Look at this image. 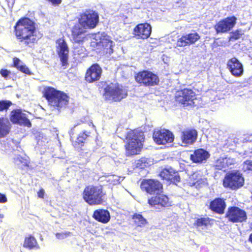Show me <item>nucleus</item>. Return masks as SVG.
Segmentation results:
<instances>
[{
	"label": "nucleus",
	"mask_w": 252,
	"mask_h": 252,
	"mask_svg": "<svg viewBox=\"0 0 252 252\" xmlns=\"http://www.w3.org/2000/svg\"><path fill=\"white\" fill-rule=\"evenodd\" d=\"M225 208L224 200L221 198H217L211 202L210 208L213 211L219 214H223Z\"/></svg>",
	"instance_id": "obj_24"
},
{
	"label": "nucleus",
	"mask_w": 252,
	"mask_h": 252,
	"mask_svg": "<svg viewBox=\"0 0 252 252\" xmlns=\"http://www.w3.org/2000/svg\"><path fill=\"white\" fill-rule=\"evenodd\" d=\"M225 163H226V166L227 167H229L231 165H234L235 162V159L234 158H230V157H225Z\"/></svg>",
	"instance_id": "obj_39"
},
{
	"label": "nucleus",
	"mask_w": 252,
	"mask_h": 252,
	"mask_svg": "<svg viewBox=\"0 0 252 252\" xmlns=\"http://www.w3.org/2000/svg\"><path fill=\"white\" fill-rule=\"evenodd\" d=\"M93 217L98 221L105 223L108 222L110 219L109 212L106 210L99 209L95 211Z\"/></svg>",
	"instance_id": "obj_25"
},
{
	"label": "nucleus",
	"mask_w": 252,
	"mask_h": 252,
	"mask_svg": "<svg viewBox=\"0 0 252 252\" xmlns=\"http://www.w3.org/2000/svg\"><path fill=\"white\" fill-rule=\"evenodd\" d=\"M79 21V24L86 29H93L98 22V15L93 10L86 11L81 15Z\"/></svg>",
	"instance_id": "obj_9"
},
{
	"label": "nucleus",
	"mask_w": 252,
	"mask_h": 252,
	"mask_svg": "<svg viewBox=\"0 0 252 252\" xmlns=\"http://www.w3.org/2000/svg\"><path fill=\"white\" fill-rule=\"evenodd\" d=\"M102 69L97 64L92 65L87 71L85 79L89 83L98 80L101 75Z\"/></svg>",
	"instance_id": "obj_18"
},
{
	"label": "nucleus",
	"mask_w": 252,
	"mask_h": 252,
	"mask_svg": "<svg viewBox=\"0 0 252 252\" xmlns=\"http://www.w3.org/2000/svg\"><path fill=\"white\" fill-rule=\"evenodd\" d=\"M236 18L234 16L227 17L220 21L215 26L218 33L226 32L232 29L236 23Z\"/></svg>",
	"instance_id": "obj_16"
},
{
	"label": "nucleus",
	"mask_w": 252,
	"mask_h": 252,
	"mask_svg": "<svg viewBox=\"0 0 252 252\" xmlns=\"http://www.w3.org/2000/svg\"><path fill=\"white\" fill-rule=\"evenodd\" d=\"M244 180L239 171H232L226 174L223 180V186L235 189L241 187Z\"/></svg>",
	"instance_id": "obj_8"
},
{
	"label": "nucleus",
	"mask_w": 252,
	"mask_h": 252,
	"mask_svg": "<svg viewBox=\"0 0 252 252\" xmlns=\"http://www.w3.org/2000/svg\"><path fill=\"white\" fill-rule=\"evenodd\" d=\"M250 227L252 229V223L251 224Z\"/></svg>",
	"instance_id": "obj_51"
},
{
	"label": "nucleus",
	"mask_w": 252,
	"mask_h": 252,
	"mask_svg": "<svg viewBox=\"0 0 252 252\" xmlns=\"http://www.w3.org/2000/svg\"><path fill=\"white\" fill-rule=\"evenodd\" d=\"M112 177L114 179V182H113L114 184H116L119 183L120 182V177H118L117 176H112Z\"/></svg>",
	"instance_id": "obj_44"
},
{
	"label": "nucleus",
	"mask_w": 252,
	"mask_h": 252,
	"mask_svg": "<svg viewBox=\"0 0 252 252\" xmlns=\"http://www.w3.org/2000/svg\"><path fill=\"white\" fill-rule=\"evenodd\" d=\"M226 217L233 222H242L247 219L246 212L237 207L229 208L226 213Z\"/></svg>",
	"instance_id": "obj_12"
},
{
	"label": "nucleus",
	"mask_w": 252,
	"mask_h": 252,
	"mask_svg": "<svg viewBox=\"0 0 252 252\" xmlns=\"http://www.w3.org/2000/svg\"><path fill=\"white\" fill-rule=\"evenodd\" d=\"M135 78L138 83L146 86L156 85L159 82L158 76L148 70L139 72L135 76Z\"/></svg>",
	"instance_id": "obj_10"
},
{
	"label": "nucleus",
	"mask_w": 252,
	"mask_h": 252,
	"mask_svg": "<svg viewBox=\"0 0 252 252\" xmlns=\"http://www.w3.org/2000/svg\"><path fill=\"white\" fill-rule=\"evenodd\" d=\"M4 218V215L3 214H0V220L2 221V219Z\"/></svg>",
	"instance_id": "obj_50"
},
{
	"label": "nucleus",
	"mask_w": 252,
	"mask_h": 252,
	"mask_svg": "<svg viewBox=\"0 0 252 252\" xmlns=\"http://www.w3.org/2000/svg\"><path fill=\"white\" fill-rule=\"evenodd\" d=\"M14 66L16 67L20 71L27 74H31L29 69L18 58H13Z\"/></svg>",
	"instance_id": "obj_28"
},
{
	"label": "nucleus",
	"mask_w": 252,
	"mask_h": 252,
	"mask_svg": "<svg viewBox=\"0 0 252 252\" xmlns=\"http://www.w3.org/2000/svg\"><path fill=\"white\" fill-rule=\"evenodd\" d=\"M22 159H23L22 158L21 156H18L14 158V162H15V163H16L17 164H19L20 163L22 162Z\"/></svg>",
	"instance_id": "obj_41"
},
{
	"label": "nucleus",
	"mask_w": 252,
	"mask_h": 252,
	"mask_svg": "<svg viewBox=\"0 0 252 252\" xmlns=\"http://www.w3.org/2000/svg\"><path fill=\"white\" fill-rule=\"evenodd\" d=\"M89 134V132H84L83 133L81 134L80 135L82 137H83L84 138L86 139V138L88 137Z\"/></svg>",
	"instance_id": "obj_48"
},
{
	"label": "nucleus",
	"mask_w": 252,
	"mask_h": 252,
	"mask_svg": "<svg viewBox=\"0 0 252 252\" xmlns=\"http://www.w3.org/2000/svg\"><path fill=\"white\" fill-rule=\"evenodd\" d=\"M103 195L101 186H89L83 192L84 199L90 205L101 204Z\"/></svg>",
	"instance_id": "obj_5"
},
{
	"label": "nucleus",
	"mask_w": 252,
	"mask_h": 252,
	"mask_svg": "<svg viewBox=\"0 0 252 252\" xmlns=\"http://www.w3.org/2000/svg\"><path fill=\"white\" fill-rule=\"evenodd\" d=\"M173 174H174L173 179L172 180V181H176V182H179L180 177H179V176H178L177 175V172H175V173Z\"/></svg>",
	"instance_id": "obj_45"
},
{
	"label": "nucleus",
	"mask_w": 252,
	"mask_h": 252,
	"mask_svg": "<svg viewBox=\"0 0 252 252\" xmlns=\"http://www.w3.org/2000/svg\"><path fill=\"white\" fill-rule=\"evenodd\" d=\"M7 201L6 196L0 193V203H3Z\"/></svg>",
	"instance_id": "obj_42"
},
{
	"label": "nucleus",
	"mask_w": 252,
	"mask_h": 252,
	"mask_svg": "<svg viewBox=\"0 0 252 252\" xmlns=\"http://www.w3.org/2000/svg\"><path fill=\"white\" fill-rule=\"evenodd\" d=\"M0 73L4 78L7 79L10 74V72L7 69H2L0 71Z\"/></svg>",
	"instance_id": "obj_40"
},
{
	"label": "nucleus",
	"mask_w": 252,
	"mask_h": 252,
	"mask_svg": "<svg viewBox=\"0 0 252 252\" xmlns=\"http://www.w3.org/2000/svg\"><path fill=\"white\" fill-rule=\"evenodd\" d=\"M200 38V36L199 34L195 32L183 35L178 39L176 43V47H183L190 44H193L198 41Z\"/></svg>",
	"instance_id": "obj_15"
},
{
	"label": "nucleus",
	"mask_w": 252,
	"mask_h": 252,
	"mask_svg": "<svg viewBox=\"0 0 252 252\" xmlns=\"http://www.w3.org/2000/svg\"><path fill=\"white\" fill-rule=\"evenodd\" d=\"M15 31L17 38L21 41L25 40L27 44L37 40L34 23L29 18L19 20L15 26Z\"/></svg>",
	"instance_id": "obj_2"
},
{
	"label": "nucleus",
	"mask_w": 252,
	"mask_h": 252,
	"mask_svg": "<svg viewBox=\"0 0 252 252\" xmlns=\"http://www.w3.org/2000/svg\"><path fill=\"white\" fill-rule=\"evenodd\" d=\"M85 140V139L83 137H82L81 136L79 135L77 139V142H78L79 143H82L84 142V141Z\"/></svg>",
	"instance_id": "obj_46"
},
{
	"label": "nucleus",
	"mask_w": 252,
	"mask_h": 252,
	"mask_svg": "<svg viewBox=\"0 0 252 252\" xmlns=\"http://www.w3.org/2000/svg\"><path fill=\"white\" fill-rule=\"evenodd\" d=\"M225 158L220 157L215 162L216 169L222 170L226 168Z\"/></svg>",
	"instance_id": "obj_33"
},
{
	"label": "nucleus",
	"mask_w": 252,
	"mask_h": 252,
	"mask_svg": "<svg viewBox=\"0 0 252 252\" xmlns=\"http://www.w3.org/2000/svg\"><path fill=\"white\" fill-rule=\"evenodd\" d=\"M209 157V154L205 150L200 149L195 150L190 155V159L195 163H201L206 160Z\"/></svg>",
	"instance_id": "obj_22"
},
{
	"label": "nucleus",
	"mask_w": 252,
	"mask_h": 252,
	"mask_svg": "<svg viewBox=\"0 0 252 252\" xmlns=\"http://www.w3.org/2000/svg\"><path fill=\"white\" fill-rule=\"evenodd\" d=\"M73 40L76 43H82L89 39H93L94 41L92 43H95L98 46H102L103 51L106 55H110L113 52V47L115 45L114 42L110 37L104 32H98L94 34L88 33L86 29L81 25H75L72 31Z\"/></svg>",
	"instance_id": "obj_1"
},
{
	"label": "nucleus",
	"mask_w": 252,
	"mask_h": 252,
	"mask_svg": "<svg viewBox=\"0 0 252 252\" xmlns=\"http://www.w3.org/2000/svg\"><path fill=\"white\" fill-rule=\"evenodd\" d=\"M141 188L149 194H158L161 191L162 185L157 180L149 179L142 182Z\"/></svg>",
	"instance_id": "obj_11"
},
{
	"label": "nucleus",
	"mask_w": 252,
	"mask_h": 252,
	"mask_svg": "<svg viewBox=\"0 0 252 252\" xmlns=\"http://www.w3.org/2000/svg\"><path fill=\"white\" fill-rule=\"evenodd\" d=\"M249 241L252 243V233L249 236Z\"/></svg>",
	"instance_id": "obj_49"
},
{
	"label": "nucleus",
	"mask_w": 252,
	"mask_h": 252,
	"mask_svg": "<svg viewBox=\"0 0 252 252\" xmlns=\"http://www.w3.org/2000/svg\"><path fill=\"white\" fill-rule=\"evenodd\" d=\"M57 52L59 55L63 66L68 63L69 49L67 43L63 38L58 39L56 42Z\"/></svg>",
	"instance_id": "obj_14"
},
{
	"label": "nucleus",
	"mask_w": 252,
	"mask_h": 252,
	"mask_svg": "<svg viewBox=\"0 0 252 252\" xmlns=\"http://www.w3.org/2000/svg\"><path fill=\"white\" fill-rule=\"evenodd\" d=\"M153 139L157 144L164 145L172 143L174 140V136L170 131L161 129L155 131L153 133Z\"/></svg>",
	"instance_id": "obj_13"
},
{
	"label": "nucleus",
	"mask_w": 252,
	"mask_h": 252,
	"mask_svg": "<svg viewBox=\"0 0 252 252\" xmlns=\"http://www.w3.org/2000/svg\"><path fill=\"white\" fill-rule=\"evenodd\" d=\"M11 104V102L8 100L0 101V111L8 109Z\"/></svg>",
	"instance_id": "obj_36"
},
{
	"label": "nucleus",
	"mask_w": 252,
	"mask_h": 252,
	"mask_svg": "<svg viewBox=\"0 0 252 252\" xmlns=\"http://www.w3.org/2000/svg\"><path fill=\"white\" fill-rule=\"evenodd\" d=\"M197 133L195 130H188L182 133V142L185 144H191L197 138Z\"/></svg>",
	"instance_id": "obj_23"
},
{
	"label": "nucleus",
	"mask_w": 252,
	"mask_h": 252,
	"mask_svg": "<svg viewBox=\"0 0 252 252\" xmlns=\"http://www.w3.org/2000/svg\"><path fill=\"white\" fill-rule=\"evenodd\" d=\"M9 125V122L7 119L0 118V137H3L8 133Z\"/></svg>",
	"instance_id": "obj_27"
},
{
	"label": "nucleus",
	"mask_w": 252,
	"mask_h": 252,
	"mask_svg": "<svg viewBox=\"0 0 252 252\" xmlns=\"http://www.w3.org/2000/svg\"><path fill=\"white\" fill-rule=\"evenodd\" d=\"M132 219L134 220L135 225L137 227H143L147 222L146 220L140 214H135L133 215Z\"/></svg>",
	"instance_id": "obj_31"
},
{
	"label": "nucleus",
	"mask_w": 252,
	"mask_h": 252,
	"mask_svg": "<svg viewBox=\"0 0 252 252\" xmlns=\"http://www.w3.org/2000/svg\"><path fill=\"white\" fill-rule=\"evenodd\" d=\"M71 235V233L68 231L62 232L61 233H57L56 234L57 238L59 239H63Z\"/></svg>",
	"instance_id": "obj_37"
},
{
	"label": "nucleus",
	"mask_w": 252,
	"mask_h": 252,
	"mask_svg": "<svg viewBox=\"0 0 252 252\" xmlns=\"http://www.w3.org/2000/svg\"><path fill=\"white\" fill-rule=\"evenodd\" d=\"M151 32V27L148 23L138 25L134 29V34L138 38L146 39L149 37Z\"/></svg>",
	"instance_id": "obj_21"
},
{
	"label": "nucleus",
	"mask_w": 252,
	"mask_h": 252,
	"mask_svg": "<svg viewBox=\"0 0 252 252\" xmlns=\"http://www.w3.org/2000/svg\"><path fill=\"white\" fill-rule=\"evenodd\" d=\"M149 204L156 209L160 210L163 207L170 206L168 197L163 194H159L151 197L148 200Z\"/></svg>",
	"instance_id": "obj_17"
},
{
	"label": "nucleus",
	"mask_w": 252,
	"mask_h": 252,
	"mask_svg": "<svg viewBox=\"0 0 252 252\" xmlns=\"http://www.w3.org/2000/svg\"><path fill=\"white\" fill-rule=\"evenodd\" d=\"M244 34L243 32L241 30H238L230 33L229 37V41H233L240 38L241 36Z\"/></svg>",
	"instance_id": "obj_35"
},
{
	"label": "nucleus",
	"mask_w": 252,
	"mask_h": 252,
	"mask_svg": "<svg viewBox=\"0 0 252 252\" xmlns=\"http://www.w3.org/2000/svg\"><path fill=\"white\" fill-rule=\"evenodd\" d=\"M44 95L49 104L55 109L60 110L65 108L68 104V96L64 93L57 91L52 87L45 88Z\"/></svg>",
	"instance_id": "obj_4"
},
{
	"label": "nucleus",
	"mask_w": 252,
	"mask_h": 252,
	"mask_svg": "<svg viewBox=\"0 0 252 252\" xmlns=\"http://www.w3.org/2000/svg\"><path fill=\"white\" fill-rule=\"evenodd\" d=\"M243 169L244 171H252V161H245L243 164Z\"/></svg>",
	"instance_id": "obj_38"
},
{
	"label": "nucleus",
	"mask_w": 252,
	"mask_h": 252,
	"mask_svg": "<svg viewBox=\"0 0 252 252\" xmlns=\"http://www.w3.org/2000/svg\"><path fill=\"white\" fill-rule=\"evenodd\" d=\"M53 4H59L61 2V0H48Z\"/></svg>",
	"instance_id": "obj_47"
},
{
	"label": "nucleus",
	"mask_w": 252,
	"mask_h": 252,
	"mask_svg": "<svg viewBox=\"0 0 252 252\" xmlns=\"http://www.w3.org/2000/svg\"><path fill=\"white\" fill-rule=\"evenodd\" d=\"M176 100L185 106L195 105V93L191 89H185L176 92Z\"/></svg>",
	"instance_id": "obj_7"
},
{
	"label": "nucleus",
	"mask_w": 252,
	"mask_h": 252,
	"mask_svg": "<svg viewBox=\"0 0 252 252\" xmlns=\"http://www.w3.org/2000/svg\"><path fill=\"white\" fill-rule=\"evenodd\" d=\"M227 68L231 73L235 77H240L243 73L242 64L236 58L230 59L227 62Z\"/></svg>",
	"instance_id": "obj_19"
},
{
	"label": "nucleus",
	"mask_w": 252,
	"mask_h": 252,
	"mask_svg": "<svg viewBox=\"0 0 252 252\" xmlns=\"http://www.w3.org/2000/svg\"><path fill=\"white\" fill-rule=\"evenodd\" d=\"M126 154L127 156L138 154L143 146L144 133L138 130H130L126 134Z\"/></svg>",
	"instance_id": "obj_3"
},
{
	"label": "nucleus",
	"mask_w": 252,
	"mask_h": 252,
	"mask_svg": "<svg viewBox=\"0 0 252 252\" xmlns=\"http://www.w3.org/2000/svg\"><path fill=\"white\" fill-rule=\"evenodd\" d=\"M150 165L149 160L146 158H142L137 161V167L140 168H144Z\"/></svg>",
	"instance_id": "obj_34"
},
{
	"label": "nucleus",
	"mask_w": 252,
	"mask_h": 252,
	"mask_svg": "<svg viewBox=\"0 0 252 252\" xmlns=\"http://www.w3.org/2000/svg\"><path fill=\"white\" fill-rule=\"evenodd\" d=\"M37 194L39 198H43L44 197V190L43 189H40V190L37 192Z\"/></svg>",
	"instance_id": "obj_43"
},
{
	"label": "nucleus",
	"mask_w": 252,
	"mask_h": 252,
	"mask_svg": "<svg viewBox=\"0 0 252 252\" xmlns=\"http://www.w3.org/2000/svg\"><path fill=\"white\" fill-rule=\"evenodd\" d=\"M175 173V171L172 168H165L162 170L160 173V176L163 179L167 180H170L172 181L173 179L174 174Z\"/></svg>",
	"instance_id": "obj_29"
},
{
	"label": "nucleus",
	"mask_w": 252,
	"mask_h": 252,
	"mask_svg": "<svg viewBox=\"0 0 252 252\" xmlns=\"http://www.w3.org/2000/svg\"><path fill=\"white\" fill-rule=\"evenodd\" d=\"M104 91V97L108 100L120 101L127 95V91L118 84H111Z\"/></svg>",
	"instance_id": "obj_6"
},
{
	"label": "nucleus",
	"mask_w": 252,
	"mask_h": 252,
	"mask_svg": "<svg viewBox=\"0 0 252 252\" xmlns=\"http://www.w3.org/2000/svg\"><path fill=\"white\" fill-rule=\"evenodd\" d=\"M195 223L199 230H204L210 224V219L205 218L198 219L196 220Z\"/></svg>",
	"instance_id": "obj_30"
},
{
	"label": "nucleus",
	"mask_w": 252,
	"mask_h": 252,
	"mask_svg": "<svg viewBox=\"0 0 252 252\" xmlns=\"http://www.w3.org/2000/svg\"><path fill=\"white\" fill-rule=\"evenodd\" d=\"M190 181L189 184L191 186H195L196 188H200L202 185H205L206 183V179L203 177L199 172H195L190 177Z\"/></svg>",
	"instance_id": "obj_26"
},
{
	"label": "nucleus",
	"mask_w": 252,
	"mask_h": 252,
	"mask_svg": "<svg viewBox=\"0 0 252 252\" xmlns=\"http://www.w3.org/2000/svg\"><path fill=\"white\" fill-rule=\"evenodd\" d=\"M37 245L35 239L32 236H29L25 238L24 247L29 249H32Z\"/></svg>",
	"instance_id": "obj_32"
},
{
	"label": "nucleus",
	"mask_w": 252,
	"mask_h": 252,
	"mask_svg": "<svg viewBox=\"0 0 252 252\" xmlns=\"http://www.w3.org/2000/svg\"><path fill=\"white\" fill-rule=\"evenodd\" d=\"M11 121L15 124L24 125L28 127L31 126L30 120L27 118L26 115L20 110H14L11 112Z\"/></svg>",
	"instance_id": "obj_20"
}]
</instances>
